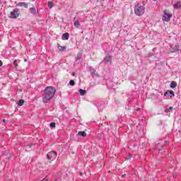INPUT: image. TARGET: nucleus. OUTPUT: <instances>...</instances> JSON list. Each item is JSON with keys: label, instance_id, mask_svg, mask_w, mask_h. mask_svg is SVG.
Masks as SVG:
<instances>
[{"label": "nucleus", "instance_id": "obj_1", "mask_svg": "<svg viewBox=\"0 0 181 181\" xmlns=\"http://www.w3.org/2000/svg\"><path fill=\"white\" fill-rule=\"evenodd\" d=\"M56 94V88L53 86H48L45 88L44 90V94L42 95V101L43 103H49L54 95Z\"/></svg>", "mask_w": 181, "mask_h": 181}, {"label": "nucleus", "instance_id": "obj_2", "mask_svg": "<svg viewBox=\"0 0 181 181\" xmlns=\"http://www.w3.org/2000/svg\"><path fill=\"white\" fill-rule=\"evenodd\" d=\"M134 13L136 16H142L145 13V3L143 2L142 4L137 3L134 6Z\"/></svg>", "mask_w": 181, "mask_h": 181}, {"label": "nucleus", "instance_id": "obj_3", "mask_svg": "<svg viewBox=\"0 0 181 181\" xmlns=\"http://www.w3.org/2000/svg\"><path fill=\"white\" fill-rule=\"evenodd\" d=\"M19 15H21V11L19 8H15L11 12L8 18H10V19H18V18H19Z\"/></svg>", "mask_w": 181, "mask_h": 181}, {"label": "nucleus", "instance_id": "obj_4", "mask_svg": "<svg viewBox=\"0 0 181 181\" xmlns=\"http://www.w3.org/2000/svg\"><path fill=\"white\" fill-rule=\"evenodd\" d=\"M57 157V153L56 151H50L47 154V159L49 162L54 160Z\"/></svg>", "mask_w": 181, "mask_h": 181}, {"label": "nucleus", "instance_id": "obj_5", "mask_svg": "<svg viewBox=\"0 0 181 181\" xmlns=\"http://www.w3.org/2000/svg\"><path fill=\"white\" fill-rule=\"evenodd\" d=\"M107 63H110V64L112 63V58L110 55H107L100 63V64L101 66L103 64H107Z\"/></svg>", "mask_w": 181, "mask_h": 181}, {"label": "nucleus", "instance_id": "obj_6", "mask_svg": "<svg viewBox=\"0 0 181 181\" xmlns=\"http://www.w3.org/2000/svg\"><path fill=\"white\" fill-rule=\"evenodd\" d=\"M170 18H172V13H168V11H165L163 16V21H164V22H169L170 21Z\"/></svg>", "mask_w": 181, "mask_h": 181}, {"label": "nucleus", "instance_id": "obj_7", "mask_svg": "<svg viewBox=\"0 0 181 181\" xmlns=\"http://www.w3.org/2000/svg\"><path fill=\"white\" fill-rule=\"evenodd\" d=\"M171 53H175V52H178L179 50V43L173 44L170 49Z\"/></svg>", "mask_w": 181, "mask_h": 181}, {"label": "nucleus", "instance_id": "obj_8", "mask_svg": "<svg viewBox=\"0 0 181 181\" xmlns=\"http://www.w3.org/2000/svg\"><path fill=\"white\" fill-rule=\"evenodd\" d=\"M81 57H83V50H80L77 54V56L76 57V63H77V64H79V63L81 62L80 60H81Z\"/></svg>", "mask_w": 181, "mask_h": 181}, {"label": "nucleus", "instance_id": "obj_9", "mask_svg": "<svg viewBox=\"0 0 181 181\" xmlns=\"http://www.w3.org/2000/svg\"><path fill=\"white\" fill-rule=\"evenodd\" d=\"M29 12L32 15H34V16H36L39 13V9L36 8L35 7H31L29 8Z\"/></svg>", "mask_w": 181, "mask_h": 181}, {"label": "nucleus", "instance_id": "obj_10", "mask_svg": "<svg viewBox=\"0 0 181 181\" xmlns=\"http://www.w3.org/2000/svg\"><path fill=\"white\" fill-rule=\"evenodd\" d=\"M16 6L20 7V8H25V9H28V4L26 2H19L16 4Z\"/></svg>", "mask_w": 181, "mask_h": 181}, {"label": "nucleus", "instance_id": "obj_11", "mask_svg": "<svg viewBox=\"0 0 181 181\" xmlns=\"http://www.w3.org/2000/svg\"><path fill=\"white\" fill-rule=\"evenodd\" d=\"M170 97L172 98V97H175V92L173 90H167L164 93V97Z\"/></svg>", "mask_w": 181, "mask_h": 181}, {"label": "nucleus", "instance_id": "obj_12", "mask_svg": "<svg viewBox=\"0 0 181 181\" xmlns=\"http://www.w3.org/2000/svg\"><path fill=\"white\" fill-rule=\"evenodd\" d=\"M107 86L108 88H111L112 90H115V86H117V83L114 81H109L107 83Z\"/></svg>", "mask_w": 181, "mask_h": 181}, {"label": "nucleus", "instance_id": "obj_13", "mask_svg": "<svg viewBox=\"0 0 181 181\" xmlns=\"http://www.w3.org/2000/svg\"><path fill=\"white\" fill-rule=\"evenodd\" d=\"M89 71L92 76V77H97L98 76V75L97 74V71L93 68V67H90L89 68Z\"/></svg>", "mask_w": 181, "mask_h": 181}, {"label": "nucleus", "instance_id": "obj_14", "mask_svg": "<svg viewBox=\"0 0 181 181\" xmlns=\"http://www.w3.org/2000/svg\"><path fill=\"white\" fill-rule=\"evenodd\" d=\"M69 37H70V35L69 33H65L62 34V40H69Z\"/></svg>", "mask_w": 181, "mask_h": 181}, {"label": "nucleus", "instance_id": "obj_15", "mask_svg": "<svg viewBox=\"0 0 181 181\" xmlns=\"http://www.w3.org/2000/svg\"><path fill=\"white\" fill-rule=\"evenodd\" d=\"M174 8L175 9H180L181 8V2L180 1H177L175 4L173 5Z\"/></svg>", "mask_w": 181, "mask_h": 181}, {"label": "nucleus", "instance_id": "obj_16", "mask_svg": "<svg viewBox=\"0 0 181 181\" xmlns=\"http://www.w3.org/2000/svg\"><path fill=\"white\" fill-rule=\"evenodd\" d=\"M78 135L79 136H82L83 138H86V136H87V133H86V132H78Z\"/></svg>", "mask_w": 181, "mask_h": 181}, {"label": "nucleus", "instance_id": "obj_17", "mask_svg": "<svg viewBox=\"0 0 181 181\" xmlns=\"http://www.w3.org/2000/svg\"><path fill=\"white\" fill-rule=\"evenodd\" d=\"M160 148H163V145H162V144L160 143H158L157 144V146H156L155 149H158L160 152V151H162Z\"/></svg>", "mask_w": 181, "mask_h": 181}, {"label": "nucleus", "instance_id": "obj_18", "mask_svg": "<svg viewBox=\"0 0 181 181\" xmlns=\"http://www.w3.org/2000/svg\"><path fill=\"white\" fill-rule=\"evenodd\" d=\"M78 93L81 94V95H86V94H87V90L79 89Z\"/></svg>", "mask_w": 181, "mask_h": 181}, {"label": "nucleus", "instance_id": "obj_19", "mask_svg": "<svg viewBox=\"0 0 181 181\" xmlns=\"http://www.w3.org/2000/svg\"><path fill=\"white\" fill-rule=\"evenodd\" d=\"M177 86V83H176V82L173 81L171 82L170 86L171 88H175V87Z\"/></svg>", "mask_w": 181, "mask_h": 181}, {"label": "nucleus", "instance_id": "obj_20", "mask_svg": "<svg viewBox=\"0 0 181 181\" xmlns=\"http://www.w3.org/2000/svg\"><path fill=\"white\" fill-rule=\"evenodd\" d=\"M19 107H22V105H23V104H25V100H20L18 103H17Z\"/></svg>", "mask_w": 181, "mask_h": 181}, {"label": "nucleus", "instance_id": "obj_21", "mask_svg": "<svg viewBox=\"0 0 181 181\" xmlns=\"http://www.w3.org/2000/svg\"><path fill=\"white\" fill-rule=\"evenodd\" d=\"M58 49L60 52H64V50H66V47L60 46V45H58Z\"/></svg>", "mask_w": 181, "mask_h": 181}, {"label": "nucleus", "instance_id": "obj_22", "mask_svg": "<svg viewBox=\"0 0 181 181\" xmlns=\"http://www.w3.org/2000/svg\"><path fill=\"white\" fill-rule=\"evenodd\" d=\"M50 128H56V123L55 122H51L49 124Z\"/></svg>", "mask_w": 181, "mask_h": 181}, {"label": "nucleus", "instance_id": "obj_23", "mask_svg": "<svg viewBox=\"0 0 181 181\" xmlns=\"http://www.w3.org/2000/svg\"><path fill=\"white\" fill-rule=\"evenodd\" d=\"M75 85H76V82L74 81V80H71L69 81V86H75Z\"/></svg>", "mask_w": 181, "mask_h": 181}, {"label": "nucleus", "instance_id": "obj_24", "mask_svg": "<svg viewBox=\"0 0 181 181\" xmlns=\"http://www.w3.org/2000/svg\"><path fill=\"white\" fill-rule=\"evenodd\" d=\"M13 64H14V69H18V60H14Z\"/></svg>", "mask_w": 181, "mask_h": 181}, {"label": "nucleus", "instance_id": "obj_25", "mask_svg": "<svg viewBox=\"0 0 181 181\" xmlns=\"http://www.w3.org/2000/svg\"><path fill=\"white\" fill-rule=\"evenodd\" d=\"M48 7L52 9V8H53V3L51 1L48 2Z\"/></svg>", "mask_w": 181, "mask_h": 181}, {"label": "nucleus", "instance_id": "obj_26", "mask_svg": "<svg viewBox=\"0 0 181 181\" xmlns=\"http://www.w3.org/2000/svg\"><path fill=\"white\" fill-rule=\"evenodd\" d=\"M74 26H76V28H78V26H80V22L75 21L74 22Z\"/></svg>", "mask_w": 181, "mask_h": 181}, {"label": "nucleus", "instance_id": "obj_27", "mask_svg": "<svg viewBox=\"0 0 181 181\" xmlns=\"http://www.w3.org/2000/svg\"><path fill=\"white\" fill-rule=\"evenodd\" d=\"M32 144H28L27 146H25V151H28V149H30V148H32Z\"/></svg>", "mask_w": 181, "mask_h": 181}, {"label": "nucleus", "instance_id": "obj_28", "mask_svg": "<svg viewBox=\"0 0 181 181\" xmlns=\"http://www.w3.org/2000/svg\"><path fill=\"white\" fill-rule=\"evenodd\" d=\"M129 159H131V155H128L126 158L125 160H129Z\"/></svg>", "mask_w": 181, "mask_h": 181}, {"label": "nucleus", "instance_id": "obj_29", "mask_svg": "<svg viewBox=\"0 0 181 181\" xmlns=\"http://www.w3.org/2000/svg\"><path fill=\"white\" fill-rule=\"evenodd\" d=\"M164 112H170V110L168 108L165 109Z\"/></svg>", "mask_w": 181, "mask_h": 181}, {"label": "nucleus", "instance_id": "obj_30", "mask_svg": "<svg viewBox=\"0 0 181 181\" xmlns=\"http://www.w3.org/2000/svg\"><path fill=\"white\" fill-rule=\"evenodd\" d=\"M2 64H4V63L0 60V67H2Z\"/></svg>", "mask_w": 181, "mask_h": 181}, {"label": "nucleus", "instance_id": "obj_31", "mask_svg": "<svg viewBox=\"0 0 181 181\" xmlns=\"http://www.w3.org/2000/svg\"><path fill=\"white\" fill-rule=\"evenodd\" d=\"M168 109L170 111V110H173V107L170 106Z\"/></svg>", "mask_w": 181, "mask_h": 181}, {"label": "nucleus", "instance_id": "obj_32", "mask_svg": "<svg viewBox=\"0 0 181 181\" xmlns=\"http://www.w3.org/2000/svg\"><path fill=\"white\" fill-rule=\"evenodd\" d=\"M125 176H127V175L124 174L122 175V177H125Z\"/></svg>", "mask_w": 181, "mask_h": 181}, {"label": "nucleus", "instance_id": "obj_33", "mask_svg": "<svg viewBox=\"0 0 181 181\" xmlns=\"http://www.w3.org/2000/svg\"><path fill=\"white\" fill-rule=\"evenodd\" d=\"M165 144H169V141H165Z\"/></svg>", "mask_w": 181, "mask_h": 181}, {"label": "nucleus", "instance_id": "obj_34", "mask_svg": "<svg viewBox=\"0 0 181 181\" xmlns=\"http://www.w3.org/2000/svg\"><path fill=\"white\" fill-rule=\"evenodd\" d=\"M137 111H141V108H138V109H137Z\"/></svg>", "mask_w": 181, "mask_h": 181}, {"label": "nucleus", "instance_id": "obj_35", "mask_svg": "<svg viewBox=\"0 0 181 181\" xmlns=\"http://www.w3.org/2000/svg\"><path fill=\"white\" fill-rule=\"evenodd\" d=\"M95 105H96L98 107H99L98 105H97V104L94 103Z\"/></svg>", "mask_w": 181, "mask_h": 181}, {"label": "nucleus", "instance_id": "obj_36", "mask_svg": "<svg viewBox=\"0 0 181 181\" xmlns=\"http://www.w3.org/2000/svg\"><path fill=\"white\" fill-rule=\"evenodd\" d=\"M5 121H6L5 119H3V122H5Z\"/></svg>", "mask_w": 181, "mask_h": 181}, {"label": "nucleus", "instance_id": "obj_37", "mask_svg": "<svg viewBox=\"0 0 181 181\" xmlns=\"http://www.w3.org/2000/svg\"><path fill=\"white\" fill-rule=\"evenodd\" d=\"M97 2H100V0H98Z\"/></svg>", "mask_w": 181, "mask_h": 181}, {"label": "nucleus", "instance_id": "obj_38", "mask_svg": "<svg viewBox=\"0 0 181 181\" xmlns=\"http://www.w3.org/2000/svg\"><path fill=\"white\" fill-rule=\"evenodd\" d=\"M83 175V173H81V175Z\"/></svg>", "mask_w": 181, "mask_h": 181}, {"label": "nucleus", "instance_id": "obj_39", "mask_svg": "<svg viewBox=\"0 0 181 181\" xmlns=\"http://www.w3.org/2000/svg\"><path fill=\"white\" fill-rule=\"evenodd\" d=\"M153 1H156V0H153Z\"/></svg>", "mask_w": 181, "mask_h": 181}, {"label": "nucleus", "instance_id": "obj_40", "mask_svg": "<svg viewBox=\"0 0 181 181\" xmlns=\"http://www.w3.org/2000/svg\"><path fill=\"white\" fill-rule=\"evenodd\" d=\"M100 1H104V0H100Z\"/></svg>", "mask_w": 181, "mask_h": 181}, {"label": "nucleus", "instance_id": "obj_41", "mask_svg": "<svg viewBox=\"0 0 181 181\" xmlns=\"http://www.w3.org/2000/svg\"><path fill=\"white\" fill-rule=\"evenodd\" d=\"M46 181H47V180H46Z\"/></svg>", "mask_w": 181, "mask_h": 181}]
</instances>
